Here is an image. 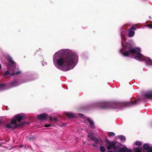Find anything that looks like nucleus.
Listing matches in <instances>:
<instances>
[{
    "label": "nucleus",
    "instance_id": "nucleus-1",
    "mask_svg": "<svg viewBox=\"0 0 152 152\" xmlns=\"http://www.w3.org/2000/svg\"><path fill=\"white\" fill-rule=\"evenodd\" d=\"M78 56L70 50L62 49L53 55V61L57 68L64 71L72 69L77 64Z\"/></svg>",
    "mask_w": 152,
    "mask_h": 152
},
{
    "label": "nucleus",
    "instance_id": "nucleus-2",
    "mask_svg": "<svg viewBox=\"0 0 152 152\" xmlns=\"http://www.w3.org/2000/svg\"><path fill=\"white\" fill-rule=\"evenodd\" d=\"M122 40L121 45L123 48L120 50V52L122 53L124 56H128L132 58H134L135 59L142 61L145 60L146 64L148 65H152V61L150 58L144 56L140 54V49L139 48H132L131 44L129 43H126L124 45L123 42V40L125 39V37L121 34Z\"/></svg>",
    "mask_w": 152,
    "mask_h": 152
},
{
    "label": "nucleus",
    "instance_id": "nucleus-3",
    "mask_svg": "<svg viewBox=\"0 0 152 152\" xmlns=\"http://www.w3.org/2000/svg\"><path fill=\"white\" fill-rule=\"evenodd\" d=\"M25 118V116L23 113H20L15 115L11 119L10 123L6 124L5 127L8 129H13L20 126L17 123Z\"/></svg>",
    "mask_w": 152,
    "mask_h": 152
},
{
    "label": "nucleus",
    "instance_id": "nucleus-4",
    "mask_svg": "<svg viewBox=\"0 0 152 152\" xmlns=\"http://www.w3.org/2000/svg\"><path fill=\"white\" fill-rule=\"evenodd\" d=\"M7 58L9 61L10 64H12L10 67H7L8 70L9 71H7L4 73L3 76L9 74L10 75H14L18 74L20 73V71H18V68H17L15 66V63L12 61L11 58L9 56H8Z\"/></svg>",
    "mask_w": 152,
    "mask_h": 152
},
{
    "label": "nucleus",
    "instance_id": "nucleus-5",
    "mask_svg": "<svg viewBox=\"0 0 152 152\" xmlns=\"http://www.w3.org/2000/svg\"><path fill=\"white\" fill-rule=\"evenodd\" d=\"M107 148L108 150L113 149L114 152H131V150L125 147L119 149L115 146V144L114 142H110L109 140L107 142Z\"/></svg>",
    "mask_w": 152,
    "mask_h": 152
},
{
    "label": "nucleus",
    "instance_id": "nucleus-6",
    "mask_svg": "<svg viewBox=\"0 0 152 152\" xmlns=\"http://www.w3.org/2000/svg\"><path fill=\"white\" fill-rule=\"evenodd\" d=\"M37 118L40 120H44L47 117L48 115L45 113H43L37 115Z\"/></svg>",
    "mask_w": 152,
    "mask_h": 152
},
{
    "label": "nucleus",
    "instance_id": "nucleus-7",
    "mask_svg": "<svg viewBox=\"0 0 152 152\" xmlns=\"http://www.w3.org/2000/svg\"><path fill=\"white\" fill-rule=\"evenodd\" d=\"M144 96L145 98L152 99V91L148 92L144 94Z\"/></svg>",
    "mask_w": 152,
    "mask_h": 152
},
{
    "label": "nucleus",
    "instance_id": "nucleus-8",
    "mask_svg": "<svg viewBox=\"0 0 152 152\" xmlns=\"http://www.w3.org/2000/svg\"><path fill=\"white\" fill-rule=\"evenodd\" d=\"M144 149L146 150L148 152H152V148L150 147L149 145L145 144L143 146Z\"/></svg>",
    "mask_w": 152,
    "mask_h": 152
},
{
    "label": "nucleus",
    "instance_id": "nucleus-9",
    "mask_svg": "<svg viewBox=\"0 0 152 152\" xmlns=\"http://www.w3.org/2000/svg\"><path fill=\"white\" fill-rule=\"evenodd\" d=\"M128 31L129 32L128 35L129 37H133L134 34L135 32L134 31H132L131 30H130L129 29Z\"/></svg>",
    "mask_w": 152,
    "mask_h": 152
},
{
    "label": "nucleus",
    "instance_id": "nucleus-10",
    "mask_svg": "<svg viewBox=\"0 0 152 152\" xmlns=\"http://www.w3.org/2000/svg\"><path fill=\"white\" fill-rule=\"evenodd\" d=\"M66 115L69 118H73L75 117V115L72 113H66Z\"/></svg>",
    "mask_w": 152,
    "mask_h": 152
},
{
    "label": "nucleus",
    "instance_id": "nucleus-11",
    "mask_svg": "<svg viewBox=\"0 0 152 152\" xmlns=\"http://www.w3.org/2000/svg\"><path fill=\"white\" fill-rule=\"evenodd\" d=\"M134 149L135 152H141L142 150V148L139 147L135 148Z\"/></svg>",
    "mask_w": 152,
    "mask_h": 152
},
{
    "label": "nucleus",
    "instance_id": "nucleus-12",
    "mask_svg": "<svg viewBox=\"0 0 152 152\" xmlns=\"http://www.w3.org/2000/svg\"><path fill=\"white\" fill-rule=\"evenodd\" d=\"M87 119L91 125L92 126H93L94 125V122L92 121L89 118H87Z\"/></svg>",
    "mask_w": 152,
    "mask_h": 152
},
{
    "label": "nucleus",
    "instance_id": "nucleus-13",
    "mask_svg": "<svg viewBox=\"0 0 152 152\" xmlns=\"http://www.w3.org/2000/svg\"><path fill=\"white\" fill-rule=\"evenodd\" d=\"M100 150L101 152H104L105 151V149L104 146H101L100 147Z\"/></svg>",
    "mask_w": 152,
    "mask_h": 152
},
{
    "label": "nucleus",
    "instance_id": "nucleus-14",
    "mask_svg": "<svg viewBox=\"0 0 152 152\" xmlns=\"http://www.w3.org/2000/svg\"><path fill=\"white\" fill-rule=\"evenodd\" d=\"M119 138L120 139L121 141L124 140L125 139V137L122 135H120L119 136Z\"/></svg>",
    "mask_w": 152,
    "mask_h": 152
},
{
    "label": "nucleus",
    "instance_id": "nucleus-15",
    "mask_svg": "<svg viewBox=\"0 0 152 152\" xmlns=\"http://www.w3.org/2000/svg\"><path fill=\"white\" fill-rule=\"evenodd\" d=\"M104 104L105 106L104 107H103L104 108H107L108 107V106L109 105V103L108 102H104Z\"/></svg>",
    "mask_w": 152,
    "mask_h": 152
},
{
    "label": "nucleus",
    "instance_id": "nucleus-16",
    "mask_svg": "<svg viewBox=\"0 0 152 152\" xmlns=\"http://www.w3.org/2000/svg\"><path fill=\"white\" fill-rule=\"evenodd\" d=\"M108 134L111 137L114 136L115 135V133L113 132H109L108 133Z\"/></svg>",
    "mask_w": 152,
    "mask_h": 152
},
{
    "label": "nucleus",
    "instance_id": "nucleus-17",
    "mask_svg": "<svg viewBox=\"0 0 152 152\" xmlns=\"http://www.w3.org/2000/svg\"><path fill=\"white\" fill-rule=\"evenodd\" d=\"M5 85L4 84H0V89H4V87H5Z\"/></svg>",
    "mask_w": 152,
    "mask_h": 152
},
{
    "label": "nucleus",
    "instance_id": "nucleus-18",
    "mask_svg": "<svg viewBox=\"0 0 152 152\" xmlns=\"http://www.w3.org/2000/svg\"><path fill=\"white\" fill-rule=\"evenodd\" d=\"M138 100H136L133 102H132L130 103V105H133L136 104L137 103V102Z\"/></svg>",
    "mask_w": 152,
    "mask_h": 152
},
{
    "label": "nucleus",
    "instance_id": "nucleus-19",
    "mask_svg": "<svg viewBox=\"0 0 152 152\" xmlns=\"http://www.w3.org/2000/svg\"><path fill=\"white\" fill-rule=\"evenodd\" d=\"M135 145L138 146H140L142 145L141 143L139 141L135 143Z\"/></svg>",
    "mask_w": 152,
    "mask_h": 152
},
{
    "label": "nucleus",
    "instance_id": "nucleus-20",
    "mask_svg": "<svg viewBox=\"0 0 152 152\" xmlns=\"http://www.w3.org/2000/svg\"><path fill=\"white\" fill-rule=\"evenodd\" d=\"M92 139L96 143H97V142H98V140L96 138H92Z\"/></svg>",
    "mask_w": 152,
    "mask_h": 152
},
{
    "label": "nucleus",
    "instance_id": "nucleus-21",
    "mask_svg": "<svg viewBox=\"0 0 152 152\" xmlns=\"http://www.w3.org/2000/svg\"><path fill=\"white\" fill-rule=\"evenodd\" d=\"M130 30H131L132 31L133 30H136V28L132 26L131 28L130 29H129Z\"/></svg>",
    "mask_w": 152,
    "mask_h": 152
},
{
    "label": "nucleus",
    "instance_id": "nucleus-22",
    "mask_svg": "<svg viewBox=\"0 0 152 152\" xmlns=\"http://www.w3.org/2000/svg\"><path fill=\"white\" fill-rule=\"evenodd\" d=\"M50 119L51 121H53V120H54L55 121H56L57 120V119L56 118H50Z\"/></svg>",
    "mask_w": 152,
    "mask_h": 152
},
{
    "label": "nucleus",
    "instance_id": "nucleus-23",
    "mask_svg": "<svg viewBox=\"0 0 152 152\" xmlns=\"http://www.w3.org/2000/svg\"><path fill=\"white\" fill-rule=\"evenodd\" d=\"M51 126V125H50V124H49L48 125V124H46L45 125V127H50Z\"/></svg>",
    "mask_w": 152,
    "mask_h": 152
},
{
    "label": "nucleus",
    "instance_id": "nucleus-24",
    "mask_svg": "<svg viewBox=\"0 0 152 152\" xmlns=\"http://www.w3.org/2000/svg\"><path fill=\"white\" fill-rule=\"evenodd\" d=\"M42 66H44L45 65H46L47 63L46 62H44V63H42Z\"/></svg>",
    "mask_w": 152,
    "mask_h": 152
},
{
    "label": "nucleus",
    "instance_id": "nucleus-25",
    "mask_svg": "<svg viewBox=\"0 0 152 152\" xmlns=\"http://www.w3.org/2000/svg\"><path fill=\"white\" fill-rule=\"evenodd\" d=\"M148 27L151 28H152V25H148Z\"/></svg>",
    "mask_w": 152,
    "mask_h": 152
},
{
    "label": "nucleus",
    "instance_id": "nucleus-26",
    "mask_svg": "<svg viewBox=\"0 0 152 152\" xmlns=\"http://www.w3.org/2000/svg\"><path fill=\"white\" fill-rule=\"evenodd\" d=\"M24 146V145H21V146H20V147L21 148L22 147H23Z\"/></svg>",
    "mask_w": 152,
    "mask_h": 152
},
{
    "label": "nucleus",
    "instance_id": "nucleus-27",
    "mask_svg": "<svg viewBox=\"0 0 152 152\" xmlns=\"http://www.w3.org/2000/svg\"><path fill=\"white\" fill-rule=\"evenodd\" d=\"M1 64H0V69H1Z\"/></svg>",
    "mask_w": 152,
    "mask_h": 152
}]
</instances>
